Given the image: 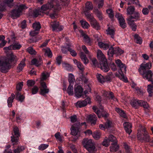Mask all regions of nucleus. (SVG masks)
<instances>
[{"instance_id":"1","label":"nucleus","mask_w":153,"mask_h":153,"mask_svg":"<svg viewBox=\"0 0 153 153\" xmlns=\"http://www.w3.org/2000/svg\"><path fill=\"white\" fill-rule=\"evenodd\" d=\"M16 56L13 53L6 57L0 59V71L2 72H6L9 69L10 64H14L18 61Z\"/></svg>"},{"instance_id":"2","label":"nucleus","mask_w":153,"mask_h":153,"mask_svg":"<svg viewBox=\"0 0 153 153\" xmlns=\"http://www.w3.org/2000/svg\"><path fill=\"white\" fill-rule=\"evenodd\" d=\"M151 67V64L150 62L142 63L138 69V71L144 79L152 81L153 73L151 71L149 70Z\"/></svg>"},{"instance_id":"3","label":"nucleus","mask_w":153,"mask_h":153,"mask_svg":"<svg viewBox=\"0 0 153 153\" xmlns=\"http://www.w3.org/2000/svg\"><path fill=\"white\" fill-rule=\"evenodd\" d=\"M137 137L138 139L141 142H149L150 140L148 133L145 128L142 126L138 130Z\"/></svg>"},{"instance_id":"4","label":"nucleus","mask_w":153,"mask_h":153,"mask_svg":"<svg viewBox=\"0 0 153 153\" xmlns=\"http://www.w3.org/2000/svg\"><path fill=\"white\" fill-rule=\"evenodd\" d=\"M84 146L90 152L93 153L96 151V149L91 139H84L82 141Z\"/></svg>"},{"instance_id":"5","label":"nucleus","mask_w":153,"mask_h":153,"mask_svg":"<svg viewBox=\"0 0 153 153\" xmlns=\"http://www.w3.org/2000/svg\"><path fill=\"white\" fill-rule=\"evenodd\" d=\"M92 109L99 118L102 117L105 119L109 115V114L103 109V107L102 106H101L99 108L96 106H94Z\"/></svg>"},{"instance_id":"6","label":"nucleus","mask_w":153,"mask_h":153,"mask_svg":"<svg viewBox=\"0 0 153 153\" xmlns=\"http://www.w3.org/2000/svg\"><path fill=\"white\" fill-rule=\"evenodd\" d=\"M52 8H54V10L64 9L63 6L59 3H57L56 5L54 6L52 2H48L47 4L42 6L41 10H49Z\"/></svg>"},{"instance_id":"7","label":"nucleus","mask_w":153,"mask_h":153,"mask_svg":"<svg viewBox=\"0 0 153 153\" xmlns=\"http://www.w3.org/2000/svg\"><path fill=\"white\" fill-rule=\"evenodd\" d=\"M80 123L79 122H77L76 125L75 124L72 125L71 127V133L74 136L77 135L78 136H80L79 133V129Z\"/></svg>"},{"instance_id":"8","label":"nucleus","mask_w":153,"mask_h":153,"mask_svg":"<svg viewBox=\"0 0 153 153\" xmlns=\"http://www.w3.org/2000/svg\"><path fill=\"white\" fill-rule=\"evenodd\" d=\"M13 131L16 137L13 135L11 136V140L12 142L13 143V145H14L17 144L18 143V138L19 136L18 128L16 127H14L13 129Z\"/></svg>"},{"instance_id":"9","label":"nucleus","mask_w":153,"mask_h":153,"mask_svg":"<svg viewBox=\"0 0 153 153\" xmlns=\"http://www.w3.org/2000/svg\"><path fill=\"white\" fill-rule=\"evenodd\" d=\"M134 10H128L127 15L128 16V18L127 19L128 24L132 27V30L134 29L133 25H134V17L131 16L133 13Z\"/></svg>"},{"instance_id":"10","label":"nucleus","mask_w":153,"mask_h":153,"mask_svg":"<svg viewBox=\"0 0 153 153\" xmlns=\"http://www.w3.org/2000/svg\"><path fill=\"white\" fill-rule=\"evenodd\" d=\"M91 103L90 98L88 97L84 100L78 101L76 103V105L77 107L81 108L86 106L88 104H90Z\"/></svg>"},{"instance_id":"11","label":"nucleus","mask_w":153,"mask_h":153,"mask_svg":"<svg viewBox=\"0 0 153 153\" xmlns=\"http://www.w3.org/2000/svg\"><path fill=\"white\" fill-rule=\"evenodd\" d=\"M74 92V94L76 97L79 98L82 96L83 97H85L82 95L83 89L81 86H78L76 87H75Z\"/></svg>"},{"instance_id":"12","label":"nucleus","mask_w":153,"mask_h":153,"mask_svg":"<svg viewBox=\"0 0 153 153\" xmlns=\"http://www.w3.org/2000/svg\"><path fill=\"white\" fill-rule=\"evenodd\" d=\"M50 25L53 31H59L63 29V27L62 26H59V22H57L54 21L51 22Z\"/></svg>"},{"instance_id":"13","label":"nucleus","mask_w":153,"mask_h":153,"mask_svg":"<svg viewBox=\"0 0 153 153\" xmlns=\"http://www.w3.org/2000/svg\"><path fill=\"white\" fill-rule=\"evenodd\" d=\"M143 106L144 108L147 109L149 107V105L146 102H145L142 100H139L134 99V108L136 106Z\"/></svg>"},{"instance_id":"14","label":"nucleus","mask_w":153,"mask_h":153,"mask_svg":"<svg viewBox=\"0 0 153 153\" xmlns=\"http://www.w3.org/2000/svg\"><path fill=\"white\" fill-rule=\"evenodd\" d=\"M45 12V13L49 16L51 19H54L57 17V13L55 10H42Z\"/></svg>"},{"instance_id":"15","label":"nucleus","mask_w":153,"mask_h":153,"mask_svg":"<svg viewBox=\"0 0 153 153\" xmlns=\"http://www.w3.org/2000/svg\"><path fill=\"white\" fill-rule=\"evenodd\" d=\"M115 63L120 68V70L122 73H126V67L125 64L122 63L121 61L119 59L115 60Z\"/></svg>"},{"instance_id":"16","label":"nucleus","mask_w":153,"mask_h":153,"mask_svg":"<svg viewBox=\"0 0 153 153\" xmlns=\"http://www.w3.org/2000/svg\"><path fill=\"white\" fill-rule=\"evenodd\" d=\"M92 27L96 30L100 29V26L98 22L93 18L89 21Z\"/></svg>"},{"instance_id":"17","label":"nucleus","mask_w":153,"mask_h":153,"mask_svg":"<svg viewBox=\"0 0 153 153\" xmlns=\"http://www.w3.org/2000/svg\"><path fill=\"white\" fill-rule=\"evenodd\" d=\"M101 69L104 72H107L109 70V67L108 65L107 60L105 61H100V62Z\"/></svg>"},{"instance_id":"18","label":"nucleus","mask_w":153,"mask_h":153,"mask_svg":"<svg viewBox=\"0 0 153 153\" xmlns=\"http://www.w3.org/2000/svg\"><path fill=\"white\" fill-rule=\"evenodd\" d=\"M102 93L103 94V96L105 97H106L107 100L111 99L114 101H116L117 100V99L116 98L114 97V96L112 92H108L106 91H102Z\"/></svg>"},{"instance_id":"19","label":"nucleus","mask_w":153,"mask_h":153,"mask_svg":"<svg viewBox=\"0 0 153 153\" xmlns=\"http://www.w3.org/2000/svg\"><path fill=\"white\" fill-rule=\"evenodd\" d=\"M97 56L98 58L100 61H105L107 59L102 51L98 50L97 51Z\"/></svg>"},{"instance_id":"20","label":"nucleus","mask_w":153,"mask_h":153,"mask_svg":"<svg viewBox=\"0 0 153 153\" xmlns=\"http://www.w3.org/2000/svg\"><path fill=\"white\" fill-rule=\"evenodd\" d=\"M79 32L81 33V36L83 37V39L84 42L90 45L91 40L88 36L83 32L82 30H80Z\"/></svg>"},{"instance_id":"21","label":"nucleus","mask_w":153,"mask_h":153,"mask_svg":"<svg viewBox=\"0 0 153 153\" xmlns=\"http://www.w3.org/2000/svg\"><path fill=\"white\" fill-rule=\"evenodd\" d=\"M22 10H12L11 13V16L13 19L19 17L22 14Z\"/></svg>"},{"instance_id":"22","label":"nucleus","mask_w":153,"mask_h":153,"mask_svg":"<svg viewBox=\"0 0 153 153\" xmlns=\"http://www.w3.org/2000/svg\"><path fill=\"white\" fill-rule=\"evenodd\" d=\"M124 127L126 132L130 134L132 131L131 124L130 123L128 122H125L123 124Z\"/></svg>"},{"instance_id":"23","label":"nucleus","mask_w":153,"mask_h":153,"mask_svg":"<svg viewBox=\"0 0 153 153\" xmlns=\"http://www.w3.org/2000/svg\"><path fill=\"white\" fill-rule=\"evenodd\" d=\"M87 119L91 124H95L97 120V117L95 114H93L88 115L87 117Z\"/></svg>"},{"instance_id":"24","label":"nucleus","mask_w":153,"mask_h":153,"mask_svg":"<svg viewBox=\"0 0 153 153\" xmlns=\"http://www.w3.org/2000/svg\"><path fill=\"white\" fill-rule=\"evenodd\" d=\"M42 51L45 53L44 54L45 56H47L51 58L52 56V54L50 49L49 48H43Z\"/></svg>"},{"instance_id":"25","label":"nucleus","mask_w":153,"mask_h":153,"mask_svg":"<svg viewBox=\"0 0 153 153\" xmlns=\"http://www.w3.org/2000/svg\"><path fill=\"white\" fill-rule=\"evenodd\" d=\"M25 58L23 59L20 62L17 68V71L18 72H20L21 71L23 68L25 66Z\"/></svg>"},{"instance_id":"26","label":"nucleus","mask_w":153,"mask_h":153,"mask_svg":"<svg viewBox=\"0 0 153 153\" xmlns=\"http://www.w3.org/2000/svg\"><path fill=\"white\" fill-rule=\"evenodd\" d=\"M96 75L97 79L100 82L103 83L105 81V78L101 74L97 73Z\"/></svg>"},{"instance_id":"27","label":"nucleus","mask_w":153,"mask_h":153,"mask_svg":"<svg viewBox=\"0 0 153 153\" xmlns=\"http://www.w3.org/2000/svg\"><path fill=\"white\" fill-rule=\"evenodd\" d=\"M31 62L32 64L38 66L42 63V61L40 59L39 60L36 59H34L31 60Z\"/></svg>"},{"instance_id":"28","label":"nucleus","mask_w":153,"mask_h":153,"mask_svg":"<svg viewBox=\"0 0 153 153\" xmlns=\"http://www.w3.org/2000/svg\"><path fill=\"white\" fill-rule=\"evenodd\" d=\"M143 40L137 34H134V42L141 45L142 43Z\"/></svg>"},{"instance_id":"29","label":"nucleus","mask_w":153,"mask_h":153,"mask_svg":"<svg viewBox=\"0 0 153 153\" xmlns=\"http://www.w3.org/2000/svg\"><path fill=\"white\" fill-rule=\"evenodd\" d=\"M82 27L85 29H88L90 27L89 23L84 19H82L80 21Z\"/></svg>"},{"instance_id":"30","label":"nucleus","mask_w":153,"mask_h":153,"mask_svg":"<svg viewBox=\"0 0 153 153\" xmlns=\"http://www.w3.org/2000/svg\"><path fill=\"white\" fill-rule=\"evenodd\" d=\"M80 56L82 60L85 64H86L88 63V60L83 52H81L80 53Z\"/></svg>"},{"instance_id":"31","label":"nucleus","mask_w":153,"mask_h":153,"mask_svg":"<svg viewBox=\"0 0 153 153\" xmlns=\"http://www.w3.org/2000/svg\"><path fill=\"white\" fill-rule=\"evenodd\" d=\"M136 93L139 97H141L143 96V92L142 89L137 87L134 88V93Z\"/></svg>"},{"instance_id":"32","label":"nucleus","mask_w":153,"mask_h":153,"mask_svg":"<svg viewBox=\"0 0 153 153\" xmlns=\"http://www.w3.org/2000/svg\"><path fill=\"white\" fill-rule=\"evenodd\" d=\"M98 45L100 48H102L104 50L108 49L109 47L108 44L102 42H99Z\"/></svg>"},{"instance_id":"33","label":"nucleus","mask_w":153,"mask_h":153,"mask_svg":"<svg viewBox=\"0 0 153 153\" xmlns=\"http://www.w3.org/2000/svg\"><path fill=\"white\" fill-rule=\"evenodd\" d=\"M74 63L76 65L78 68L81 70L84 69V67L82 64L80 62H78L76 59H73Z\"/></svg>"},{"instance_id":"34","label":"nucleus","mask_w":153,"mask_h":153,"mask_svg":"<svg viewBox=\"0 0 153 153\" xmlns=\"http://www.w3.org/2000/svg\"><path fill=\"white\" fill-rule=\"evenodd\" d=\"M15 95L14 94H12L11 95V96L9 97L7 100L8 105L9 107H11L12 106V103L13 102Z\"/></svg>"},{"instance_id":"35","label":"nucleus","mask_w":153,"mask_h":153,"mask_svg":"<svg viewBox=\"0 0 153 153\" xmlns=\"http://www.w3.org/2000/svg\"><path fill=\"white\" fill-rule=\"evenodd\" d=\"M16 99L21 102H22L25 98V97L23 95H21L20 92H18L16 93Z\"/></svg>"},{"instance_id":"36","label":"nucleus","mask_w":153,"mask_h":153,"mask_svg":"<svg viewBox=\"0 0 153 153\" xmlns=\"http://www.w3.org/2000/svg\"><path fill=\"white\" fill-rule=\"evenodd\" d=\"M119 147L117 143H112L111 146L110 147V150L112 152H116L118 149Z\"/></svg>"},{"instance_id":"37","label":"nucleus","mask_w":153,"mask_h":153,"mask_svg":"<svg viewBox=\"0 0 153 153\" xmlns=\"http://www.w3.org/2000/svg\"><path fill=\"white\" fill-rule=\"evenodd\" d=\"M33 27L34 30L39 31L41 28V26L39 22H35L33 25Z\"/></svg>"},{"instance_id":"38","label":"nucleus","mask_w":153,"mask_h":153,"mask_svg":"<svg viewBox=\"0 0 153 153\" xmlns=\"http://www.w3.org/2000/svg\"><path fill=\"white\" fill-rule=\"evenodd\" d=\"M119 73L120 74L119 77L120 79L124 82H127L128 81V79L124 75V74L126 73H122L120 71H119Z\"/></svg>"},{"instance_id":"39","label":"nucleus","mask_w":153,"mask_h":153,"mask_svg":"<svg viewBox=\"0 0 153 153\" xmlns=\"http://www.w3.org/2000/svg\"><path fill=\"white\" fill-rule=\"evenodd\" d=\"M115 48L111 46L109 48L108 52V55L109 56L112 57L113 55L115 54V52H114Z\"/></svg>"},{"instance_id":"40","label":"nucleus","mask_w":153,"mask_h":153,"mask_svg":"<svg viewBox=\"0 0 153 153\" xmlns=\"http://www.w3.org/2000/svg\"><path fill=\"white\" fill-rule=\"evenodd\" d=\"M67 92L70 95H73L74 94L73 85H69L67 90Z\"/></svg>"},{"instance_id":"41","label":"nucleus","mask_w":153,"mask_h":153,"mask_svg":"<svg viewBox=\"0 0 153 153\" xmlns=\"http://www.w3.org/2000/svg\"><path fill=\"white\" fill-rule=\"evenodd\" d=\"M75 79L74 75L71 74H69L68 76V81L70 84L69 85H73Z\"/></svg>"},{"instance_id":"42","label":"nucleus","mask_w":153,"mask_h":153,"mask_svg":"<svg viewBox=\"0 0 153 153\" xmlns=\"http://www.w3.org/2000/svg\"><path fill=\"white\" fill-rule=\"evenodd\" d=\"M84 13L88 21L90 20V19H91L94 18L93 16L91 14L89 10H85L84 11Z\"/></svg>"},{"instance_id":"43","label":"nucleus","mask_w":153,"mask_h":153,"mask_svg":"<svg viewBox=\"0 0 153 153\" xmlns=\"http://www.w3.org/2000/svg\"><path fill=\"white\" fill-rule=\"evenodd\" d=\"M45 13V12L42 10H33L32 16L34 17H37L38 15H41V13Z\"/></svg>"},{"instance_id":"44","label":"nucleus","mask_w":153,"mask_h":153,"mask_svg":"<svg viewBox=\"0 0 153 153\" xmlns=\"http://www.w3.org/2000/svg\"><path fill=\"white\" fill-rule=\"evenodd\" d=\"M49 76V74L46 72V73H43L41 77L40 81L43 82L44 80L47 79V78Z\"/></svg>"},{"instance_id":"45","label":"nucleus","mask_w":153,"mask_h":153,"mask_svg":"<svg viewBox=\"0 0 153 153\" xmlns=\"http://www.w3.org/2000/svg\"><path fill=\"white\" fill-rule=\"evenodd\" d=\"M115 110L121 117H126V114L123 111L117 108H116Z\"/></svg>"},{"instance_id":"46","label":"nucleus","mask_w":153,"mask_h":153,"mask_svg":"<svg viewBox=\"0 0 153 153\" xmlns=\"http://www.w3.org/2000/svg\"><path fill=\"white\" fill-rule=\"evenodd\" d=\"M71 122V124L73 125V124H75L76 125V123L77 122H78L77 121L76 116L75 115H74L73 116H71L70 117Z\"/></svg>"},{"instance_id":"47","label":"nucleus","mask_w":153,"mask_h":153,"mask_svg":"<svg viewBox=\"0 0 153 153\" xmlns=\"http://www.w3.org/2000/svg\"><path fill=\"white\" fill-rule=\"evenodd\" d=\"M148 92L149 94V96L152 97V94L153 93V85H148L147 89Z\"/></svg>"},{"instance_id":"48","label":"nucleus","mask_w":153,"mask_h":153,"mask_svg":"<svg viewBox=\"0 0 153 153\" xmlns=\"http://www.w3.org/2000/svg\"><path fill=\"white\" fill-rule=\"evenodd\" d=\"M27 51L30 54L32 55H35L36 53L35 50L31 47L28 48L27 49Z\"/></svg>"},{"instance_id":"49","label":"nucleus","mask_w":153,"mask_h":153,"mask_svg":"<svg viewBox=\"0 0 153 153\" xmlns=\"http://www.w3.org/2000/svg\"><path fill=\"white\" fill-rule=\"evenodd\" d=\"M115 54L117 55H120L123 53V51L120 49L119 47H116L115 48Z\"/></svg>"},{"instance_id":"50","label":"nucleus","mask_w":153,"mask_h":153,"mask_svg":"<svg viewBox=\"0 0 153 153\" xmlns=\"http://www.w3.org/2000/svg\"><path fill=\"white\" fill-rule=\"evenodd\" d=\"M40 94L42 95H44L48 93L49 92V89L48 88L40 89Z\"/></svg>"},{"instance_id":"51","label":"nucleus","mask_w":153,"mask_h":153,"mask_svg":"<svg viewBox=\"0 0 153 153\" xmlns=\"http://www.w3.org/2000/svg\"><path fill=\"white\" fill-rule=\"evenodd\" d=\"M106 31L107 34L110 35L111 37L113 38L114 34V30L113 29H110V28H108L106 30Z\"/></svg>"},{"instance_id":"52","label":"nucleus","mask_w":153,"mask_h":153,"mask_svg":"<svg viewBox=\"0 0 153 153\" xmlns=\"http://www.w3.org/2000/svg\"><path fill=\"white\" fill-rule=\"evenodd\" d=\"M105 125V127L107 129L110 128L112 126V123L111 121L109 120H107L106 122L104 123Z\"/></svg>"},{"instance_id":"53","label":"nucleus","mask_w":153,"mask_h":153,"mask_svg":"<svg viewBox=\"0 0 153 153\" xmlns=\"http://www.w3.org/2000/svg\"><path fill=\"white\" fill-rule=\"evenodd\" d=\"M120 27L123 28H124L126 27V24L124 19H122L119 21Z\"/></svg>"},{"instance_id":"54","label":"nucleus","mask_w":153,"mask_h":153,"mask_svg":"<svg viewBox=\"0 0 153 153\" xmlns=\"http://www.w3.org/2000/svg\"><path fill=\"white\" fill-rule=\"evenodd\" d=\"M120 27L123 28H124L126 27V24L124 19H122L119 21Z\"/></svg>"},{"instance_id":"55","label":"nucleus","mask_w":153,"mask_h":153,"mask_svg":"<svg viewBox=\"0 0 153 153\" xmlns=\"http://www.w3.org/2000/svg\"><path fill=\"white\" fill-rule=\"evenodd\" d=\"M108 139L110 141L112 142L113 143H117V140L116 137L113 135H110Z\"/></svg>"},{"instance_id":"56","label":"nucleus","mask_w":153,"mask_h":153,"mask_svg":"<svg viewBox=\"0 0 153 153\" xmlns=\"http://www.w3.org/2000/svg\"><path fill=\"white\" fill-rule=\"evenodd\" d=\"M106 13L109 17L112 20L113 19L114 14L113 10H106Z\"/></svg>"},{"instance_id":"57","label":"nucleus","mask_w":153,"mask_h":153,"mask_svg":"<svg viewBox=\"0 0 153 153\" xmlns=\"http://www.w3.org/2000/svg\"><path fill=\"white\" fill-rule=\"evenodd\" d=\"M55 137L56 139L59 141L62 142V141L63 137L60 135L59 132L56 133L55 134Z\"/></svg>"},{"instance_id":"58","label":"nucleus","mask_w":153,"mask_h":153,"mask_svg":"<svg viewBox=\"0 0 153 153\" xmlns=\"http://www.w3.org/2000/svg\"><path fill=\"white\" fill-rule=\"evenodd\" d=\"M12 50H17L20 49L21 47V45L19 43H15L13 45H11Z\"/></svg>"},{"instance_id":"59","label":"nucleus","mask_w":153,"mask_h":153,"mask_svg":"<svg viewBox=\"0 0 153 153\" xmlns=\"http://www.w3.org/2000/svg\"><path fill=\"white\" fill-rule=\"evenodd\" d=\"M62 66L65 70L69 71L71 69V66L69 64L63 63H62Z\"/></svg>"},{"instance_id":"60","label":"nucleus","mask_w":153,"mask_h":153,"mask_svg":"<svg viewBox=\"0 0 153 153\" xmlns=\"http://www.w3.org/2000/svg\"><path fill=\"white\" fill-rule=\"evenodd\" d=\"M85 7L87 10H92L93 6L92 3L90 1H88L85 4Z\"/></svg>"},{"instance_id":"61","label":"nucleus","mask_w":153,"mask_h":153,"mask_svg":"<svg viewBox=\"0 0 153 153\" xmlns=\"http://www.w3.org/2000/svg\"><path fill=\"white\" fill-rule=\"evenodd\" d=\"M100 132H94L92 136L96 140H97L100 138Z\"/></svg>"},{"instance_id":"62","label":"nucleus","mask_w":153,"mask_h":153,"mask_svg":"<svg viewBox=\"0 0 153 153\" xmlns=\"http://www.w3.org/2000/svg\"><path fill=\"white\" fill-rule=\"evenodd\" d=\"M13 0H4V1L6 4V5L11 7L13 6Z\"/></svg>"},{"instance_id":"63","label":"nucleus","mask_w":153,"mask_h":153,"mask_svg":"<svg viewBox=\"0 0 153 153\" xmlns=\"http://www.w3.org/2000/svg\"><path fill=\"white\" fill-rule=\"evenodd\" d=\"M110 141L106 137L102 142V144L106 147L108 146L110 144Z\"/></svg>"},{"instance_id":"64","label":"nucleus","mask_w":153,"mask_h":153,"mask_svg":"<svg viewBox=\"0 0 153 153\" xmlns=\"http://www.w3.org/2000/svg\"><path fill=\"white\" fill-rule=\"evenodd\" d=\"M3 153H19V152L16 149H14L13 150H12L5 149Z\"/></svg>"}]
</instances>
